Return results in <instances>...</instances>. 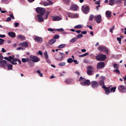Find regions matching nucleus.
Masks as SVG:
<instances>
[{
  "label": "nucleus",
  "instance_id": "1",
  "mask_svg": "<svg viewBox=\"0 0 126 126\" xmlns=\"http://www.w3.org/2000/svg\"><path fill=\"white\" fill-rule=\"evenodd\" d=\"M79 81H82L80 82L81 84L83 86H89L91 83L89 79L86 80L85 78L81 76L79 79Z\"/></svg>",
  "mask_w": 126,
  "mask_h": 126
},
{
  "label": "nucleus",
  "instance_id": "2",
  "mask_svg": "<svg viewBox=\"0 0 126 126\" xmlns=\"http://www.w3.org/2000/svg\"><path fill=\"white\" fill-rule=\"evenodd\" d=\"M106 55L103 54L97 55L95 56L96 59L98 61H104L106 59Z\"/></svg>",
  "mask_w": 126,
  "mask_h": 126
},
{
  "label": "nucleus",
  "instance_id": "3",
  "mask_svg": "<svg viewBox=\"0 0 126 126\" xmlns=\"http://www.w3.org/2000/svg\"><path fill=\"white\" fill-rule=\"evenodd\" d=\"M36 12L42 15H43L45 12V9L43 8L38 7L36 9Z\"/></svg>",
  "mask_w": 126,
  "mask_h": 126
},
{
  "label": "nucleus",
  "instance_id": "4",
  "mask_svg": "<svg viewBox=\"0 0 126 126\" xmlns=\"http://www.w3.org/2000/svg\"><path fill=\"white\" fill-rule=\"evenodd\" d=\"M81 9L82 12L85 14H88L89 11V8L86 5H83Z\"/></svg>",
  "mask_w": 126,
  "mask_h": 126
},
{
  "label": "nucleus",
  "instance_id": "5",
  "mask_svg": "<svg viewBox=\"0 0 126 126\" xmlns=\"http://www.w3.org/2000/svg\"><path fill=\"white\" fill-rule=\"evenodd\" d=\"M91 82V86L94 89L97 88L99 86V83L96 81H92Z\"/></svg>",
  "mask_w": 126,
  "mask_h": 126
},
{
  "label": "nucleus",
  "instance_id": "6",
  "mask_svg": "<svg viewBox=\"0 0 126 126\" xmlns=\"http://www.w3.org/2000/svg\"><path fill=\"white\" fill-rule=\"evenodd\" d=\"M105 63L103 62H100L98 63L97 65V68L98 69H102L104 68L105 66Z\"/></svg>",
  "mask_w": 126,
  "mask_h": 126
},
{
  "label": "nucleus",
  "instance_id": "7",
  "mask_svg": "<svg viewBox=\"0 0 126 126\" xmlns=\"http://www.w3.org/2000/svg\"><path fill=\"white\" fill-rule=\"evenodd\" d=\"M30 58L31 61L33 62H37L39 61L38 58L36 56L31 55L30 56Z\"/></svg>",
  "mask_w": 126,
  "mask_h": 126
},
{
  "label": "nucleus",
  "instance_id": "8",
  "mask_svg": "<svg viewBox=\"0 0 126 126\" xmlns=\"http://www.w3.org/2000/svg\"><path fill=\"white\" fill-rule=\"evenodd\" d=\"M93 68L91 66H88L87 67V73L89 75H91L93 74Z\"/></svg>",
  "mask_w": 126,
  "mask_h": 126
},
{
  "label": "nucleus",
  "instance_id": "9",
  "mask_svg": "<svg viewBox=\"0 0 126 126\" xmlns=\"http://www.w3.org/2000/svg\"><path fill=\"white\" fill-rule=\"evenodd\" d=\"M98 50L100 51H103L104 52H106V54H108L109 53V50L108 49L105 47L104 46H101L99 47L98 48Z\"/></svg>",
  "mask_w": 126,
  "mask_h": 126
},
{
  "label": "nucleus",
  "instance_id": "10",
  "mask_svg": "<svg viewBox=\"0 0 126 126\" xmlns=\"http://www.w3.org/2000/svg\"><path fill=\"white\" fill-rule=\"evenodd\" d=\"M94 19L98 23H100L102 20L101 16L100 15H98L95 16Z\"/></svg>",
  "mask_w": 126,
  "mask_h": 126
},
{
  "label": "nucleus",
  "instance_id": "11",
  "mask_svg": "<svg viewBox=\"0 0 126 126\" xmlns=\"http://www.w3.org/2000/svg\"><path fill=\"white\" fill-rule=\"evenodd\" d=\"M118 90L121 92L125 93L126 92V87L123 85H120L118 87Z\"/></svg>",
  "mask_w": 126,
  "mask_h": 126
},
{
  "label": "nucleus",
  "instance_id": "12",
  "mask_svg": "<svg viewBox=\"0 0 126 126\" xmlns=\"http://www.w3.org/2000/svg\"><path fill=\"white\" fill-rule=\"evenodd\" d=\"M70 8L72 10L76 11L78 10V6L77 5L72 4H71Z\"/></svg>",
  "mask_w": 126,
  "mask_h": 126
},
{
  "label": "nucleus",
  "instance_id": "13",
  "mask_svg": "<svg viewBox=\"0 0 126 126\" xmlns=\"http://www.w3.org/2000/svg\"><path fill=\"white\" fill-rule=\"evenodd\" d=\"M34 40L39 43H41L43 41L42 38L38 36L35 37L34 38Z\"/></svg>",
  "mask_w": 126,
  "mask_h": 126
},
{
  "label": "nucleus",
  "instance_id": "14",
  "mask_svg": "<svg viewBox=\"0 0 126 126\" xmlns=\"http://www.w3.org/2000/svg\"><path fill=\"white\" fill-rule=\"evenodd\" d=\"M7 62L5 60L0 61V66L3 67H5L7 64Z\"/></svg>",
  "mask_w": 126,
  "mask_h": 126
},
{
  "label": "nucleus",
  "instance_id": "15",
  "mask_svg": "<svg viewBox=\"0 0 126 126\" xmlns=\"http://www.w3.org/2000/svg\"><path fill=\"white\" fill-rule=\"evenodd\" d=\"M43 4L44 6H46L49 5H51L53 4V3L49 0H47V1L44 2Z\"/></svg>",
  "mask_w": 126,
  "mask_h": 126
},
{
  "label": "nucleus",
  "instance_id": "16",
  "mask_svg": "<svg viewBox=\"0 0 126 126\" xmlns=\"http://www.w3.org/2000/svg\"><path fill=\"white\" fill-rule=\"evenodd\" d=\"M73 81V80L72 79L68 78L66 79L65 80V84H69L72 83Z\"/></svg>",
  "mask_w": 126,
  "mask_h": 126
},
{
  "label": "nucleus",
  "instance_id": "17",
  "mask_svg": "<svg viewBox=\"0 0 126 126\" xmlns=\"http://www.w3.org/2000/svg\"><path fill=\"white\" fill-rule=\"evenodd\" d=\"M37 17L40 22H43L44 21L43 17L41 15H37Z\"/></svg>",
  "mask_w": 126,
  "mask_h": 126
},
{
  "label": "nucleus",
  "instance_id": "18",
  "mask_svg": "<svg viewBox=\"0 0 126 126\" xmlns=\"http://www.w3.org/2000/svg\"><path fill=\"white\" fill-rule=\"evenodd\" d=\"M20 45L24 47H28V43L27 42L24 41L20 43Z\"/></svg>",
  "mask_w": 126,
  "mask_h": 126
},
{
  "label": "nucleus",
  "instance_id": "19",
  "mask_svg": "<svg viewBox=\"0 0 126 126\" xmlns=\"http://www.w3.org/2000/svg\"><path fill=\"white\" fill-rule=\"evenodd\" d=\"M8 35L12 38H14L16 36V34L15 32H10L8 33Z\"/></svg>",
  "mask_w": 126,
  "mask_h": 126
},
{
  "label": "nucleus",
  "instance_id": "20",
  "mask_svg": "<svg viewBox=\"0 0 126 126\" xmlns=\"http://www.w3.org/2000/svg\"><path fill=\"white\" fill-rule=\"evenodd\" d=\"M105 14L107 18H110L111 16V13L110 11H107L106 12Z\"/></svg>",
  "mask_w": 126,
  "mask_h": 126
},
{
  "label": "nucleus",
  "instance_id": "21",
  "mask_svg": "<svg viewBox=\"0 0 126 126\" xmlns=\"http://www.w3.org/2000/svg\"><path fill=\"white\" fill-rule=\"evenodd\" d=\"M53 20L54 21H59L61 19V18L58 16H54L53 18Z\"/></svg>",
  "mask_w": 126,
  "mask_h": 126
},
{
  "label": "nucleus",
  "instance_id": "22",
  "mask_svg": "<svg viewBox=\"0 0 126 126\" xmlns=\"http://www.w3.org/2000/svg\"><path fill=\"white\" fill-rule=\"evenodd\" d=\"M56 41V39L53 38V39L49 40L48 42V43L50 45H52Z\"/></svg>",
  "mask_w": 126,
  "mask_h": 126
},
{
  "label": "nucleus",
  "instance_id": "23",
  "mask_svg": "<svg viewBox=\"0 0 126 126\" xmlns=\"http://www.w3.org/2000/svg\"><path fill=\"white\" fill-rule=\"evenodd\" d=\"M59 53L61 55V57L60 58H55V59L56 60L59 61L61 60L62 59L63 57H64L65 55L64 53H63L61 52H59Z\"/></svg>",
  "mask_w": 126,
  "mask_h": 126
},
{
  "label": "nucleus",
  "instance_id": "24",
  "mask_svg": "<svg viewBox=\"0 0 126 126\" xmlns=\"http://www.w3.org/2000/svg\"><path fill=\"white\" fill-rule=\"evenodd\" d=\"M17 36L18 38L23 40H24L26 39L25 37L24 36L21 35H18Z\"/></svg>",
  "mask_w": 126,
  "mask_h": 126
},
{
  "label": "nucleus",
  "instance_id": "25",
  "mask_svg": "<svg viewBox=\"0 0 126 126\" xmlns=\"http://www.w3.org/2000/svg\"><path fill=\"white\" fill-rule=\"evenodd\" d=\"M6 65H7L8 70L12 69L13 65H12L9 64L8 62H7Z\"/></svg>",
  "mask_w": 126,
  "mask_h": 126
},
{
  "label": "nucleus",
  "instance_id": "26",
  "mask_svg": "<svg viewBox=\"0 0 126 126\" xmlns=\"http://www.w3.org/2000/svg\"><path fill=\"white\" fill-rule=\"evenodd\" d=\"M21 60L22 62L23 63L27 62L29 61V59L28 58H23Z\"/></svg>",
  "mask_w": 126,
  "mask_h": 126
},
{
  "label": "nucleus",
  "instance_id": "27",
  "mask_svg": "<svg viewBox=\"0 0 126 126\" xmlns=\"http://www.w3.org/2000/svg\"><path fill=\"white\" fill-rule=\"evenodd\" d=\"M89 54V53L88 52H86L85 53L83 54L82 55H79V57H82L86 56L87 55H88Z\"/></svg>",
  "mask_w": 126,
  "mask_h": 126
},
{
  "label": "nucleus",
  "instance_id": "28",
  "mask_svg": "<svg viewBox=\"0 0 126 126\" xmlns=\"http://www.w3.org/2000/svg\"><path fill=\"white\" fill-rule=\"evenodd\" d=\"M77 39V38L76 37H74L72 38L70 41V43H74L75 42Z\"/></svg>",
  "mask_w": 126,
  "mask_h": 126
},
{
  "label": "nucleus",
  "instance_id": "29",
  "mask_svg": "<svg viewBox=\"0 0 126 126\" xmlns=\"http://www.w3.org/2000/svg\"><path fill=\"white\" fill-rule=\"evenodd\" d=\"M73 62V59L71 58H69L67 60V62L69 63H72Z\"/></svg>",
  "mask_w": 126,
  "mask_h": 126
},
{
  "label": "nucleus",
  "instance_id": "30",
  "mask_svg": "<svg viewBox=\"0 0 126 126\" xmlns=\"http://www.w3.org/2000/svg\"><path fill=\"white\" fill-rule=\"evenodd\" d=\"M82 28V26L81 25H78L74 27V28L77 29H80Z\"/></svg>",
  "mask_w": 126,
  "mask_h": 126
},
{
  "label": "nucleus",
  "instance_id": "31",
  "mask_svg": "<svg viewBox=\"0 0 126 126\" xmlns=\"http://www.w3.org/2000/svg\"><path fill=\"white\" fill-rule=\"evenodd\" d=\"M65 46L66 44H62L59 46L58 47L59 48H62L64 47Z\"/></svg>",
  "mask_w": 126,
  "mask_h": 126
},
{
  "label": "nucleus",
  "instance_id": "32",
  "mask_svg": "<svg viewBox=\"0 0 126 126\" xmlns=\"http://www.w3.org/2000/svg\"><path fill=\"white\" fill-rule=\"evenodd\" d=\"M116 88V87H112L110 89V91L111 92H114L115 91Z\"/></svg>",
  "mask_w": 126,
  "mask_h": 126
},
{
  "label": "nucleus",
  "instance_id": "33",
  "mask_svg": "<svg viewBox=\"0 0 126 126\" xmlns=\"http://www.w3.org/2000/svg\"><path fill=\"white\" fill-rule=\"evenodd\" d=\"M114 0H110V3L109 4L110 5H112L115 3Z\"/></svg>",
  "mask_w": 126,
  "mask_h": 126
},
{
  "label": "nucleus",
  "instance_id": "34",
  "mask_svg": "<svg viewBox=\"0 0 126 126\" xmlns=\"http://www.w3.org/2000/svg\"><path fill=\"white\" fill-rule=\"evenodd\" d=\"M94 17V15H90L89 18V20L90 21H92Z\"/></svg>",
  "mask_w": 126,
  "mask_h": 126
},
{
  "label": "nucleus",
  "instance_id": "35",
  "mask_svg": "<svg viewBox=\"0 0 126 126\" xmlns=\"http://www.w3.org/2000/svg\"><path fill=\"white\" fill-rule=\"evenodd\" d=\"M83 36V35L81 34H79L76 36V38L77 39H79L82 37Z\"/></svg>",
  "mask_w": 126,
  "mask_h": 126
},
{
  "label": "nucleus",
  "instance_id": "36",
  "mask_svg": "<svg viewBox=\"0 0 126 126\" xmlns=\"http://www.w3.org/2000/svg\"><path fill=\"white\" fill-rule=\"evenodd\" d=\"M44 55L46 59H47L48 58V56L47 54V51H46L44 53Z\"/></svg>",
  "mask_w": 126,
  "mask_h": 126
},
{
  "label": "nucleus",
  "instance_id": "37",
  "mask_svg": "<svg viewBox=\"0 0 126 126\" xmlns=\"http://www.w3.org/2000/svg\"><path fill=\"white\" fill-rule=\"evenodd\" d=\"M55 30H56L58 32H61L63 31H64V30L63 28H61L60 29H56Z\"/></svg>",
  "mask_w": 126,
  "mask_h": 126
},
{
  "label": "nucleus",
  "instance_id": "38",
  "mask_svg": "<svg viewBox=\"0 0 126 126\" xmlns=\"http://www.w3.org/2000/svg\"><path fill=\"white\" fill-rule=\"evenodd\" d=\"M13 57H12L11 56H9L8 57V61L10 63H11L12 61H11L12 60H13Z\"/></svg>",
  "mask_w": 126,
  "mask_h": 126
},
{
  "label": "nucleus",
  "instance_id": "39",
  "mask_svg": "<svg viewBox=\"0 0 126 126\" xmlns=\"http://www.w3.org/2000/svg\"><path fill=\"white\" fill-rule=\"evenodd\" d=\"M105 93L106 94H108L110 93V91L109 89H105Z\"/></svg>",
  "mask_w": 126,
  "mask_h": 126
},
{
  "label": "nucleus",
  "instance_id": "40",
  "mask_svg": "<svg viewBox=\"0 0 126 126\" xmlns=\"http://www.w3.org/2000/svg\"><path fill=\"white\" fill-rule=\"evenodd\" d=\"M99 83L100 85L102 86L104 84V82L103 80H100L99 81Z\"/></svg>",
  "mask_w": 126,
  "mask_h": 126
},
{
  "label": "nucleus",
  "instance_id": "41",
  "mask_svg": "<svg viewBox=\"0 0 126 126\" xmlns=\"http://www.w3.org/2000/svg\"><path fill=\"white\" fill-rule=\"evenodd\" d=\"M65 62H63L62 63H61L59 64V66H64L65 64Z\"/></svg>",
  "mask_w": 126,
  "mask_h": 126
},
{
  "label": "nucleus",
  "instance_id": "42",
  "mask_svg": "<svg viewBox=\"0 0 126 126\" xmlns=\"http://www.w3.org/2000/svg\"><path fill=\"white\" fill-rule=\"evenodd\" d=\"M59 36L58 34H55L54 36L53 37V38H54L55 39H57L59 38Z\"/></svg>",
  "mask_w": 126,
  "mask_h": 126
},
{
  "label": "nucleus",
  "instance_id": "43",
  "mask_svg": "<svg viewBox=\"0 0 126 126\" xmlns=\"http://www.w3.org/2000/svg\"><path fill=\"white\" fill-rule=\"evenodd\" d=\"M36 72L39 74L41 77H42L43 76V74L41 73V71L40 70H38L36 71Z\"/></svg>",
  "mask_w": 126,
  "mask_h": 126
},
{
  "label": "nucleus",
  "instance_id": "44",
  "mask_svg": "<svg viewBox=\"0 0 126 126\" xmlns=\"http://www.w3.org/2000/svg\"><path fill=\"white\" fill-rule=\"evenodd\" d=\"M113 71L114 72L117 73L119 74H120V72L117 69L114 70H113Z\"/></svg>",
  "mask_w": 126,
  "mask_h": 126
},
{
  "label": "nucleus",
  "instance_id": "45",
  "mask_svg": "<svg viewBox=\"0 0 126 126\" xmlns=\"http://www.w3.org/2000/svg\"><path fill=\"white\" fill-rule=\"evenodd\" d=\"M117 41H119V43L120 44H121V39L119 37H117Z\"/></svg>",
  "mask_w": 126,
  "mask_h": 126
},
{
  "label": "nucleus",
  "instance_id": "46",
  "mask_svg": "<svg viewBox=\"0 0 126 126\" xmlns=\"http://www.w3.org/2000/svg\"><path fill=\"white\" fill-rule=\"evenodd\" d=\"M114 26H113L111 28L110 30V32H111L112 33L113 32V31L114 30Z\"/></svg>",
  "mask_w": 126,
  "mask_h": 126
},
{
  "label": "nucleus",
  "instance_id": "47",
  "mask_svg": "<svg viewBox=\"0 0 126 126\" xmlns=\"http://www.w3.org/2000/svg\"><path fill=\"white\" fill-rule=\"evenodd\" d=\"M105 77L104 76H102L100 77L101 80H103V81H104V80H105Z\"/></svg>",
  "mask_w": 126,
  "mask_h": 126
},
{
  "label": "nucleus",
  "instance_id": "48",
  "mask_svg": "<svg viewBox=\"0 0 126 126\" xmlns=\"http://www.w3.org/2000/svg\"><path fill=\"white\" fill-rule=\"evenodd\" d=\"M116 3L117 4H121L122 3V0H117L116 1Z\"/></svg>",
  "mask_w": 126,
  "mask_h": 126
},
{
  "label": "nucleus",
  "instance_id": "49",
  "mask_svg": "<svg viewBox=\"0 0 126 126\" xmlns=\"http://www.w3.org/2000/svg\"><path fill=\"white\" fill-rule=\"evenodd\" d=\"M11 17H8L7 19L6 20V21L7 22H9L11 20Z\"/></svg>",
  "mask_w": 126,
  "mask_h": 126
},
{
  "label": "nucleus",
  "instance_id": "50",
  "mask_svg": "<svg viewBox=\"0 0 126 126\" xmlns=\"http://www.w3.org/2000/svg\"><path fill=\"white\" fill-rule=\"evenodd\" d=\"M113 67L114 68H117L118 67V66L117 64L115 63L113 64Z\"/></svg>",
  "mask_w": 126,
  "mask_h": 126
},
{
  "label": "nucleus",
  "instance_id": "51",
  "mask_svg": "<svg viewBox=\"0 0 126 126\" xmlns=\"http://www.w3.org/2000/svg\"><path fill=\"white\" fill-rule=\"evenodd\" d=\"M19 24V23L18 22H16L15 23L14 27H17Z\"/></svg>",
  "mask_w": 126,
  "mask_h": 126
},
{
  "label": "nucleus",
  "instance_id": "52",
  "mask_svg": "<svg viewBox=\"0 0 126 126\" xmlns=\"http://www.w3.org/2000/svg\"><path fill=\"white\" fill-rule=\"evenodd\" d=\"M10 17L12 18V19H15V18L13 16V15L12 14H10Z\"/></svg>",
  "mask_w": 126,
  "mask_h": 126
},
{
  "label": "nucleus",
  "instance_id": "53",
  "mask_svg": "<svg viewBox=\"0 0 126 126\" xmlns=\"http://www.w3.org/2000/svg\"><path fill=\"white\" fill-rule=\"evenodd\" d=\"M74 18L75 17H77L78 16V15L77 14H73Z\"/></svg>",
  "mask_w": 126,
  "mask_h": 126
},
{
  "label": "nucleus",
  "instance_id": "54",
  "mask_svg": "<svg viewBox=\"0 0 126 126\" xmlns=\"http://www.w3.org/2000/svg\"><path fill=\"white\" fill-rule=\"evenodd\" d=\"M18 58H13V60L12 61L13 62H16L17 61Z\"/></svg>",
  "mask_w": 126,
  "mask_h": 126
},
{
  "label": "nucleus",
  "instance_id": "55",
  "mask_svg": "<svg viewBox=\"0 0 126 126\" xmlns=\"http://www.w3.org/2000/svg\"><path fill=\"white\" fill-rule=\"evenodd\" d=\"M47 30L48 31L53 32L54 31V29H53L51 28H49L47 29Z\"/></svg>",
  "mask_w": 126,
  "mask_h": 126
},
{
  "label": "nucleus",
  "instance_id": "56",
  "mask_svg": "<svg viewBox=\"0 0 126 126\" xmlns=\"http://www.w3.org/2000/svg\"><path fill=\"white\" fill-rule=\"evenodd\" d=\"M47 59V60H46L47 62L48 63H49V64H50L51 63L50 61V60L48 59V58L47 59Z\"/></svg>",
  "mask_w": 126,
  "mask_h": 126
},
{
  "label": "nucleus",
  "instance_id": "57",
  "mask_svg": "<svg viewBox=\"0 0 126 126\" xmlns=\"http://www.w3.org/2000/svg\"><path fill=\"white\" fill-rule=\"evenodd\" d=\"M5 35L0 34V37L1 38L5 37Z\"/></svg>",
  "mask_w": 126,
  "mask_h": 126
},
{
  "label": "nucleus",
  "instance_id": "58",
  "mask_svg": "<svg viewBox=\"0 0 126 126\" xmlns=\"http://www.w3.org/2000/svg\"><path fill=\"white\" fill-rule=\"evenodd\" d=\"M87 26L91 30H92L93 29L92 27L91 26L89 25H87Z\"/></svg>",
  "mask_w": 126,
  "mask_h": 126
},
{
  "label": "nucleus",
  "instance_id": "59",
  "mask_svg": "<svg viewBox=\"0 0 126 126\" xmlns=\"http://www.w3.org/2000/svg\"><path fill=\"white\" fill-rule=\"evenodd\" d=\"M73 14H70L69 16L70 17L72 18H74V16Z\"/></svg>",
  "mask_w": 126,
  "mask_h": 126
},
{
  "label": "nucleus",
  "instance_id": "60",
  "mask_svg": "<svg viewBox=\"0 0 126 126\" xmlns=\"http://www.w3.org/2000/svg\"><path fill=\"white\" fill-rule=\"evenodd\" d=\"M14 62L12 61L11 63L13 65H16L17 64V63L16 62Z\"/></svg>",
  "mask_w": 126,
  "mask_h": 126
},
{
  "label": "nucleus",
  "instance_id": "61",
  "mask_svg": "<svg viewBox=\"0 0 126 126\" xmlns=\"http://www.w3.org/2000/svg\"><path fill=\"white\" fill-rule=\"evenodd\" d=\"M64 2L66 3H68L69 2V0H63Z\"/></svg>",
  "mask_w": 126,
  "mask_h": 126
},
{
  "label": "nucleus",
  "instance_id": "62",
  "mask_svg": "<svg viewBox=\"0 0 126 126\" xmlns=\"http://www.w3.org/2000/svg\"><path fill=\"white\" fill-rule=\"evenodd\" d=\"M81 33L83 34H86L87 33V32L86 31H85L81 32Z\"/></svg>",
  "mask_w": 126,
  "mask_h": 126
},
{
  "label": "nucleus",
  "instance_id": "63",
  "mask_svg": "<svg viewBox=\"0 0 126 126\" xmlns=\"http://www.w3.org/2000/svg\"><path fill=\"white\" fill-rule=\"evenodd\" d=\"M6 50L3 48H2L1 51L3 52H6Z\"/></svg>",
  "mask_w": 126,
  "mask_h": 126
},
{
  "label": "nucleus",
  "instance_id": "64",
  "mask_svg": "<svg viewBox=\"0 0 126 126\" xmlns=\"http://www.w3.org/2000/svg\"><path fill=\"white\" fill-rule=\"evenodd\" d=\"M29 64L32 66H33L34 65V64L32 63H29Z\"/></svg>",
  "mask_w": 126,
  "mask_h": 126
}]
</instances>
